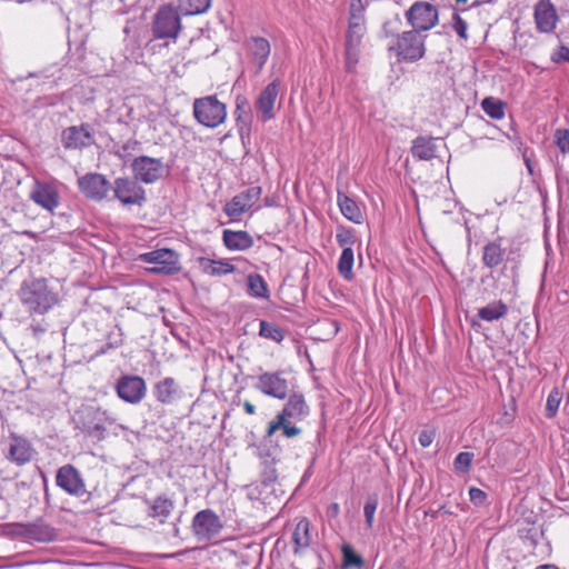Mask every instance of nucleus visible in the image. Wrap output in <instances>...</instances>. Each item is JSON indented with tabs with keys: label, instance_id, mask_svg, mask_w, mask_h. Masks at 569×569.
<instances>
[{
	"label": "nucleus",
	"instance_id": "nucleus-1",
	"mask_svg": "<svg viewBox=\"0 0 569 569\" xmlns=\"http://www.w3.org/2000/svg\"><path fill=\"white\" fill-rule=\"evenodd\" d=\"M17 297L30 315H44L59 302V293L44 278L24 279L17 291Z\"/></svg>",
	"mask_w": 569,
	"mask_h": 569
},
{
	"label": "nucleus",
	"instance_id": "nucleus-2",
	"mask_svg": "<svg viewBox=\"0 0 569 569\" xmlns=\"http://www.w3.org/2000/svg\"><path fill=\"white\" fill-rule=\"evenodd\" d=\"M287 398L288 400L282 410L268 425V437H272L277 431H281L282 436L289 439L302 432V429L297 427L296 423L309 416L310 408L301 392L292 391Z\"/></svg>",
	"mask_w": 569,
	"mask_h": 569
},
{
	"label": "nucleus",
	"instance_id": "nucleus-3",
	"mask_svg": "<svg viewBox=\"0 0 569 569\" xmlns=\"http://www.w3.org/2000/svg\"><path fill=\"white\" fill-rule=\"evenodd\" d=\"M426 38L413 29L402 31L397 40L389 43L388 51L395 54L398 62H417L426 54Z\"/></svg>",
	"mask_w": 569,
	"mask_h": 569
},
{
	"label": "nucleus",
	"instance_id": "nucleus-4",
	"mask_svg": "<svg viewBox=\"0 0 569 569\" xmlns=\"http://www.w3.org/2000/svg\"><path fill=\"white\" fill-rule=\"evenodd\" d=\"M193 117L202 126L214 129L227 118V107L216 94L197 98L193 101Z\"/></svg>",
	"mask_w": 569,
	"mask_h": 569
},
{
	"label": "nucleus",
	"instance_id": "nucleus-5",
	"mask_svg": "<svg viewBox=\"0 0 569 569\" xmlns=\"http://www.w3.org/2000/svg\"><path fill=\"white\" fill-rule=\"evenodd\" d=\"M181 30L180 16L171 6H162L153 17L151 31L154 39L176 40Z\"/></svg>",
	"mask_w": 569,
	"mask_h": 569
},
{
	"label": "nucleus",
	"instance_id": "nucleus-6",
	"mask_svg": "<svg viewBox=\"0 0 569 569\" xmlns=\"http://www.w3.org/2000/svg\"><path fill=\"white\" fill-rule=\"evenodd\" d=\"M406 20L411 29L426 32L439 22V11L436 6L427 1H416L405 12Z\"/></svg>",
	"mask_w": 569,
	"mask_h": 569
},
{
	"label": "nucleus",
	"instance_id": "nucleus-7",
	"mask_svg": "<svg viewBox=\"0 0 569 569\" xmlns=\"http://www.w3.org/2000/svg\"><path fill=\"white\" fill-rule=\"evenodd\" d=\"M134 177H119L112 183L113 199L123 206H143L147 201L146 190Z\"/></svg>",
	"mask_w": 569,
	"mask_h": 569
},
{
	"label": "nucleus",
	"instance_id": "nucleus-8",
	"mask_svg": "<svg viewBox=\"0 0 569 569\" xmlns=\"http://www.w3.org/2000/svg\"><path fill=\"white\" fill-rule=\"evenodd\" d=\"M133 177L146 184H151L163 178L164 164L162 159L148 156L134 158L130 163Z\"/></svg>",
	"mask_w": 569,
	"mask_h": 569
},
{
	"label": "nucleus",
	"instance_id": "nucleus-9",
	"mask_svg": "<svg viewBox=\"0 0 569 569\" xmlns=\"http://www.w3.org/2000/svg\"><path fill=\"white\" fill-rule=\"evenodd\" d=\"M283 370L263 372L258 377L256 389L268 397L283 400L290 395V382Z\"/></svg>",
	"mask_w": 569,
	"mask_h": 569
},
{
	"label": "nucleus",
	"instance_id": "nucleus-10",
	"mask_svg": "<svg viewBox=\"0 0 569 569\" xmlns=\"http://www.w3.org/2000/svg\"><path fill=\"white\" fill-rule=\"evenodd\" d=\"M139 260L152 264L147 268L151 273L173 274L181 269L177 251H147L139 256Z\"/></svg>",
	"mask_w": 569,
	"mask_h": 569
},
{
	"label": "nucleus",
	"instance_id": "nucleus-11",
	"mask_svg": "<svg viewBox=\"0 0 569 569\" xmlns=\"http://www.w3.org/2000/svg\"><path fill=\"white\" fill-rule=\"evenodd\" d=\"M261 193V187H249L232 197V199L224 204L223 212L233 221L240 220L241 216L259 201Z\"/></svg>",
	"mask_w": 569,
	"mask_h": 569
},
{
	"label": "nucleus",
	"instance_id": "nucleus-12",
	"mask_svg": "<svg viewBox=\"0 0 569 569\" xmlns=\"http://www.w3.org/2000/svg\"><path fill=\"white\" fill-rule=\"evenodd\" d=\"M56 483L70 496L83 497L87 493L84 480L72 465H64L58 469Z\"/></svg>",
	"mask_w": 569,
	"mask_h": 569
},
{
	"label": "nucleus",
	"instance_id": "nucleus-13",
	"mask_svg": "<svg viewBox=\"0 0 569 569\" xmlns=\"http://www.w3.org/2000/svg\"><path fill=\"white\" fill-rule=\"evenodd\" d=\"M192 529L200 540H209L221 531L222 522L214 511L204 509L193 517Z\"/></svg>",
	"mask_w": 569,
	"mask_h": 569
},
{
	"label": "nucleus",
	"instance_id": "nucleus-14",
	"mask_svg": "<svg viewBox=\"0 0 569 569\" xmlns=\"http://www.w3.org/2000/svg\"><path fill=\"white\" fill-rule=\"evenodd\" d=\"M80 191L89 199L101 201L107 198L112 184L101 173H87L78 179Z\"/></svg>",
	"mask_w": 569,
	"mask_h": 569
},
{
	"label": "nucleus",
	"instance_id": "nucleus-15",
	"mask_svg": "<svg viewBox=\"0 0 569 569\" xmlns=\"http://www.w3.org/2000/svg\"><path fill=\"white\" fill-rule=\"evenodd\" d=\"M146 382L138 376H123L116 386L119 398L129 403H139L146 396Z\"/></svg>",
	"mask_w": 569,
	"mask_h": 569
},
{
	"label": "nucleus",
	"instance_id": "nucleus-16",
	"mask_svg": "<svg viewBox=\"0 0 569 569\" xmlns=\"http://www.w3.org/2000/svg\"><path fill=\"white\" fill-rule=\"evenodd\" d=\"M61 142L66 149H84L94 143L91 126L82 123L66 128L61 133Z\"/></svg>",
	"mask_w": 569,
	"mask_h": 569
},
{
	"label": "nucleus",
	"instance_id": "nucleus-17",
	"mask_svg": "<svg viewBox=\"0 0 569 569\" xmlns=\"http://www.w3.org/2000/svg\"><path fill=\"white\" fill-rule=\"evenodd\" d=\"M280 80L274 79L258 96L254 107L258 117L262 122H267L274 118V104L279 93Z\"/></svg>",
	"mask_w": 569,
	"mask_h": 569
},
{
	"label": "nucleus",
	"instance_id": "nucleus-18",
	"mask_svg": "<svg viewBox=\"0 0 569 569\" xmlns=\"http://www.w3.org/2000/svg\"><path fill=\"white\" fill-rule=\"evenodd\" d=\"M366 30L361 28H348L345 40V62L346 70L352 72L359 62L360 46Z\"/></svg>",
	"mask_w": 569,
	"mask_h": 569
},
{
	"label": "nucleus",
	"instance_id": "nucleus-19",
	"mask_svg": "<svg viewBox=\"0 0 569 569\" xmlns=\"http://www.w3.org/2000/svg\"><path fill=\"white\" fill-rule=\"evenodd\" d=\"M535 22L540 32L551 33L558 22V14L555 6L549 0H540L535 6Z\"/></svg>",
	"mask_w": 569,
	"mask_h": 569
},
{
	"label": "nucleus",
	"instance_id": "nucleus-20",
	"mask_svg": "<svg viewBox=\"0 0 569 569\" xmlns=\"http://www.w3.org/2000/svg\"><path fill=\"white\" fill-rule=\"evenodd\" d=\"M100 416V412L94 408L83 410L77 428L90 438L102 440L104 438L106 427Z\"/></svg>",
	"mask_w": 569,
	"mask_h": 569
},
{
	"label": "nucleus",
	"instance_id": "nucleus-21",
	"mask_svg": "<svg viewBox=\"0 0 569 569\" xmlns=\"http://www.w3.org/2000/svg\"><path fill=\"white\" fill-rule=\"evenodd\" d=\"M33 452L34 450L27 439L16 435L10 437L8 449L10 461L23 466L32 459Z\"/></svg>",
	"mask_w": 569,
	"mask_h": 569
},
{
	"label": "nucleus",
	"instance_id": "nucleus-22",
	"mask_svg": "<svg viewBox=\"0 0 569 569\" xmlns=\"http://www.w3.org/2000/svg\"><path fill=\"white\" fill-rule=\"evenodd\" d=\"M31 200L52 212L59 204L58 191L48 183L37 182L30 193Z\"/></svg>",
	"mask_w": 569,
	"mask_h": 569
},
{
	"label": "nucleus",
	"instance_id": "nucleus-23",
	"mask_svg": "<svg viewBox=\"0 0 569 569\" xmlns=\"http://www.w3.org/2000/svg\"><path fill=\"white\" fill-rule=\"evenodd\" d=\"M153 392L156 399L164 405L173 403L181 395L177 381L171 377H167L156 383Z\"/></svg>",
	"mask_w": 569,
	"mask_h": 569
},
{
	"label": "nucleus",
	"instance_id": "nucleus-24",
	"mask_svg": "<svg viewBox=\"0 0 569 569\" xmlns=\"http://www.w3.org/2000/svg\"><path fill=\"white\" fill-rule=\"evenodd\" d=\"M248 50L253 63L257 66L258 72L261 71L270 56L271 48L269 41L262 37H252L248 42Z\"/></svg>",
	"mask_w": 569,
	"mask_h": 569
},
{
	"label": "nucleus",
	"instance_id": "nucleus-25",
	"mask_svg": "<svg viewBox=\"0 0 569 569\" xmlns=\"http://www.w3.org/2000/svg\"><path fill=\"white\" fill-rule=\"evenodd\" d=\"M432 137L419 136L412 141L411 153L415 158L429 161L436 157L437 146Z\"/></svg>",
	"mask_w": 569,
	"mask_h": 569
},
{
	"label": "nucleus",
	"instance_id": "nucleus-26",
	"mask_svg": "<svg viewBox=\"0 0 569 569\" xmlns=\"http://www.w3.org/2000/svg\"><path fill=\"white\" fill-rule=\"evenodd\" d=\"M310 521L307 518H302L298 521L292 532L293 553L298 555L302 550H306L312 541L310 533Z\"/></svg>",
	"mask_w": 569,
	"mask_h": 569
},
{
	"label": "nucleus",
	"instance_id": "nucleus-27",
	"mask_svg": "<svg viewBox=\"0 0 569 569\" xmlns=\"http://www.w3.org/2000/svg\"><path fill=\"white\" fill-rule=\"evenodd\" d=\"M223 243L227 249H250L253 246V239L247 231H223Z\"/></svg>",
	"mask_w": 569,
	"mask_h": 569
},
{
	"label": "nucleus",
	"instance_id": "nucleus-28",
	"mask_svg": "<svg viewBox=\"0 0 569 569\" xmlns=\"http://www.w3.org/2000/svg\"><path fill=\"white\" fill-rule=\"evenodd\" d=\"M338 204L341 213L356 223H360L362 219V212L356 201L348 196L338 192Z\"/></svg>",
	"mask_w": 569,
	"mask_h": 569
},
{
	"label": "nucleus",
	"instance_id": "nucleus-29",
	"mask_svg": "<svg viewBox=\"0 0 569 569\" xmlns=\"http://www.w3.org/2000/svg\"><path fill=\"white\" fill-rule=\"evenodd\" d=\"M508 312V307L501 300L492 301L489 305L480 308L477 312V317L485 321H495L505 317Z\"/></svg>",
	"mask_w": 569,
	"mask_h": 569
},
{
	"label": "nucleus",
	"instance_id": "nucleus-30",
	"mask_svg": "<svg viewBox=\"0 0 569 569\" xmlns=\"http://www.w3.org/2000/svg\"><path fill=\"white\" fill-rule=\"evenodd\" d=\"M173 507L174 503L171 499L158 497L150 506L149 516L157 518L161 523H163L173 510Z\"/></svg>",
	"mask_w": 569,
	"mask_h": 569
},
{
	"label": "nucleus",
	"instance_id": "nucleus-31",
	"mask_svg": "<svg viewBox=\"0 0 569 569\" xmlns=\"http://www.w3.org/2000/svg\"><path fill=\"white\" fill-rule=\"evenodd\" d=\"M249 293L254 298L269 299V289L263 278L258 273H250L247 278Z\"/></svg>",
	"mask_w": 569,
	"mask_h": 569
},
{
	"label": "nucleus",
	"instance_id": "nucleus-32",
	"mask_svg": "<svg viewBox=\"0 0 569 569\" xmlns=\"http://www.w3.org/2000/svg\"><path fill=\"white\" fill-rule=\"evenodd\" d=\"M506 102L495 97H487L481 101V108L492 119L500 120L505 117Z\"/></svg>",
	"mask_w": 569,
	"mask_h": 569
},
{
	"label": "nucleus",
	"instance_id": "nucleus-33",
	"mask_svg": "<svg viewBox=\"0 0 569 569\" xmlns=\"http://www.w3.org/2000/svg\"><path fill=\"white\" fill-rule=\"evenodd\" d=\"M203 271L211 276H221L233 272L234 268L229 261L201 259Z\"/></svg>",
	"mask_w": 569,
	"mask_h": 569
},
{
	"label": "nucleus",
	"instance_id": "nucleus-34",
	"mask_svg": "<svg viewBox=\"0 0 569 569\" xmlns=\"http://www.w3.org/2000/svg\"><path fill=\"white\" fill-rule=\"evenodd\" d=\"M259 335L266 339L273 340L276 342H281L284 338L283 330L274 323H270L266 320H261Z\"/></svg>",
	"mask_w": 569,
	"mask_h": 569
},
{
	"label": "nucleus",
	"instance_id": "nucleus-35",
	"mask_svg": "<svg viewBox=\"0 0 569 569\" xmlns=\"http://www.w3.org/2000/svg\"><path fill=\"white\" fill-rule=\"evenodd\" d=\"M401 26V18L399 17V14H396L392 19H389L383 22L381 29V37L386 39L391 38L392 41L397 40L399 34H401L402 32L400 31Z\"/></svg>",
	"mask_w": 569,
	"mask_h": 569
},
{
	"label": "nucleus",
	"instance_id": "nucleus-36",
	"mask_svg": "<svg viewBox=\"0 0 569 569\" xmlns=\"http://www.w3.org/2000/svg\"><path fill=\"white\" fill-rule=\"evenodd\" d=\"M212 0H180V6L184 8L187 16L201 14L211 6Z\"/></svg>",
	"mask_w": 569,
	"mask_h": 569
},
{
	"label": "nucleus",
	"instance_id": "nucleus-37",
	"mask_svg": "<svg viewBox=\"0 0 569 569\" xmlns=\"http://www.w3.org/2000/svg\"><path fill=\"white\" fill-rule=\"evenodd\" d=\"M353 261H355L353 251H342L339 262H338V270H339V273L346 280H351L353 278V272H352Z\"/></svg>",
	"mask_w": 569,
	"mask_h": 569
},
{
	"label": "nucleus",
	"instance_id": "nucleus-38",
	"mask_svg": "<svg viewBox=\"0 0 569 569\" xmlns=\"http://www.w3.org/2000/svg\"><path fill=\"white\" fill-rule=\"evenodd\" d=\"M379 505V497L377 493H371L367 497L365 507H363V515L366 519V525L368 529H371L373 527L375 521V513L377 511Z\"/></svg>",
	"mask_w": 569,
	"mask_h": 569
},
{
	"label": "nucleus",
	"instance_id": "nucleus-39",
	"mask_svg": "<svg viewBox=\"0 0 569 569\" xmlns=\"http://www.w3.org/2000/svg\"><path fill=\"white\" fill-rule=\"evenodd\" d=\"M561 399L562 393L559 391V389L553 388L550 391L546 402V416L548 418H553L557 415Z\"/></svg>",
	"mask_w": 569,
	"mask_h": 569
},
{
	"label": "nucleus",
	"instance_id": "nucleus-40",
	"mask_svg": "<svg viewBox=\"0 0 569 569\" xmlns=\"http://www.w3.org/2000/svg\"><path fill=\"white\" fill-rule=\"evenodd\" d=\"M342 555L343 567H353L360 569L363 566V559L359 555H357L349 545L342 546Z\"/></svg>",
	"mask_w": 569,
	"mask_h": 569
},
{
	"label": "nucleus",
	"instance_id": "nucleus-41",
	"mask_svg": "<svg viewBox=\"0 0 569 569\" xmlns=\"http://www.w3.org/2000/svg\"><path fill=\"white\" fill-rule=\"evenodd\" d=\"M337 241L342 249H351L356 244L357 238L352 230L341 228L337 232Z\"/></svg>",
	"mask_w": 569,
	"mask_h": 569
},
{
	"label": "nucleus",
	"instance_id": "nucleus-42",
	"mask_svg": "<svg viewBox=\"0 0 569 569\" xmlns=\"http://www.w3.org/2000/svg\"><path fill=\"white\" fill-rule=\"evenodd\" d=\"M472 459H473V453L467 452V451L460 452L455 458V461H453L456 471L462 472V473L468 472L469 468L471 466Z\"/></svg>",
	"mask_w": 569,
	"mask_h": 569
},
{
	"label": "nucleus",
	"instance_id": "nucleus-43",
	"mask_svg": "<svg viewBox=\"0 0 569 569\" xmlns=\"http://www.w3.org/2000/svg\"><path fill=\"white\" fill-rule=\"evenodd\" d=\"M236 116L239 134L241 139H243L244 136H249L250 133V114L244 110L243 113H236Z\"/></svg>",
	"mask_w": 569,
	"mask_h": 569
},
{
	"label": "nucleus",
	"instance_id": "nucleus-44",
	"mask_svg": "<svg viewBox=\"0 0 569 569\" xmlns=\"http://www.w3.org/2000/svg\"><path fill=\"white\" fill-rule=\"evenodd\" d=\"M555 143L562 153L569 152V131L567 129H557L555 132Z\"/></svg>",
	"mask_w": 569,
	"mask_h": 569
},
{
	"label": "nucleus",
	"instance_id": "nucleus-45",
	"mask_svg": "<svg viewBox=\"0 0 569 569\" xmlns=\"http://www.w3.org/2000/svg\"><path fill=\"white\" fill-rule=\"evenodd\" d=\"M138 148H140V142L136 139H129L121 146L116 154L126 161Z\"/></svg>",
	"mask_w": 569,
	"mask_h": 569
},
{
	"label": "nucleus",
	"instance_id": "nucleus-46",
	"mask_svg": "<svg viewBox=\"0 0 569 569\" xmlns=\"http://www.w3.org/2000/svg\"><path fill=\"white\" fill-rule=\"evenodd\" d=\"M452 28L459 38L467 40L468 39V24L466 20H463L458 12H453L452 14Z\"/></svg>",
	"mask_w": 569,
	"mask_h": 569
},
{
	"label": "nucleus",
	"instance_id": "nucleus-47",
	"mask_svg": "<svg viewBox=\"0 0 569 569\" xmlns=\"http://www.w3.org/2000/svg\"><path fill=\"white\" fill-rule=\"evenodd\" d=\"M482 260L486 266L492 268L498 266L502 261L501 251H483Z\"/></svg>",
	"mask_w": 569,
	"mask_h": 569
},
{
	"label": "nucleus",
	"instance_id": "nucleus-48",
	"mask_svg": "<svg viewBox=\"0 0 569 569\" xmlns=\"http://www.w3.org/2000/svg\"><path fill=\"white\" fill-rule=\"evenodd\" d=\"M470 501L477 506H482L487 500V493L479 488H470L469 490Z\"/></svg>",
	"mask_w": 569,
	"mask_h": 569
},
{
	"label": "nucleus",
	"instance_id": "nucleus-49",
	"mask_svg": "<svg viewBox=\"0 0 569 569\" xmlns=\"http://www.w3.org/2000/svg\"><path fill=\"white\" fill-rule=\"evenodd\" d=\"M348 28H361V30H366V18L365 14H356L349 13V24Z\"/></svg>",
	"mask_w": 569,
	"mask_h": 569
},
{
	"label": "nucleus",
	"instance_id": "nucleus-50",
	"mask_svg": "<svg viewBox=\"0 0 569 569\" xmlns=\"http://www.w3.org/2000/svg\"><path fill=\"white\" fill-rule=\"evenodd\" d=\"M551 60L556 63L569 62V48L560 46L559 49L552 53Z\"/></svg>",
	"mask_w": 569,
	"mask_h": 569
},
{
	"label": "nucleus",
	"instance_id": "nucleus-51",
	"mask_svg": "<svg viewBox=\"0 0 569 569\" xmlns=\"http://www.w3.org/2000/svg\"><path fill=\"white\" fill-rule=\"evenodd\" d=\"M433 439H435V431L429 430V429L422 430L418 437V441H419L420 446L423 448L429 447L432 443Z\"/></svg>",
	"mask_w": 569,
	"mask_h": 569
},
{
	"label": "nucleus",
	"instance_id": "nucleus-52",
	"mask_svg": "<svg viewBox=\"0 0 569 569\" xmlns=\"http://www.w3.org/2000/svg\"><path fill=\"white\" fill-rule=\"evenodd\" d=\"M366 6L362 0H350L349 13L365 14Z\"/></svg>",
	"mask_w": 569,
	"mask_h": 569
},
{
	"label": "nucleus",
	"instance_id": "nucleus-53",
	"mask_svg": "<svg viewBox=\"0 0 569 569\" xmlns=\"http://www.w3.org/2000/svg\"><path fill=\"white\" fill-rule=\"evenodd\" d=\"M244 110L249 112L248 100L243 97H238L236 100V113H243Z\"/></svg>",
	"mask_w": 569,
	"mask_h": 569
},
{
	"label": "nucleus",
	"instance_id": "nucleus-54",
	"mask_svg": "<svg viewBox=\"0 0 569 569\" xmlns=\"http://www.w3.org/2000/svg\"><path fill=\"white\" fill-rule=\"evenodd\" d=\"M243 409L248 415H253L256 412V407L250 401L246 400L243 402Z\"/></svg>",
	"mask_w": 569,
	"mask_h": 569
},
{
	"label": "nucleus",
	"instance_id": "nucleus-55",
	"mask_svg": "<svg viewBox=\"0 0 569 569\" xmlns=\"http://www.w3.org/2000/svg\"><path fill=\"white\" fill-rule=\"evenodd\" d=\"M340 511V508H339V505L338 503H331L329 509H328V512L331 515V516H337Z\"/></svg>",
	"mask_w": 569,
	"mask_h": 569
},
{
	"label": "nucleus",
	"instance_id": "nucleus-56",
	"mask_svg": "<svg viewBox=\"0 0 569 569\" xmlns=\"http://www.w3.org/2000/svg\"><path fill=\"white\" fill-rule=\"evenodd\" d=\"M526 166H527L528 171L532 174L533 170H532V164H531L530 159H526Z\"/></svg>",
	"mask_w": 569,
	"mask_h": 569
},
{
	"label": "nucleus",
	"instance_id": "nucleus-57",
	"mask_svg": "<svg viewBox=\"0 0 569 569\" xmlns=\"http://www.w3.org/2000/svg\"><path fill=\"white\" fill-rule=\"evenodd\" d=\"M482 249H486V250H489V249H495V243L492 242H487L482 246Z\"/></svg>",
	"mask_w": 569,
	"mask_h": 569
},
{
	"label": "nucleus",
	"instance_id": "nucleus-58",
	"mask_svg": "<svg viewBox=\"0 0 569 569\" xmlns=\"http://www.w3.org/2000/svg\"><path fill=\"white\" fill-rule=\"evenodd\" d=\"M480 4H481V1H480V0H476V1L472 3V6H471V7H478V6H480Z\"/></svg>",
	"mask_w": 569,
	"mask_h": 569
},
{
	"label": "nucleus",
	"instance_id": "nucleus-59",
	"mask_svg": "<svg viewBox=\"0 0 569 569\" xmlns=\"http://www.w3.org/2000/svg\"><path fill=\"white\" fill-rule=\"evenodd\" d=\"M471 325H472V327L478 326V323H477L476 319H472V320H471Z\"/></svg>",
	"mask_w": 569,
	"mask_h": 569
},
{
	"label": "nucleus",
	"instance_id": "nucleus-60",
	"mask_svg": "<svg viewBox=\"0 0 569 569\" xmlns=\"http://www.w3.org/2000/svg\"><path fill=\"white\" fill-rule=\"evenodd\" d=\"M458 3H462V4H466L467 3V0H456Z\"/></svg>",
	"mask_w": 569,
	"mask_h": 569
},
{
	"label": "nucleus",
	"instance_id": "nucleus-61",
	"mask_svg": "<svg viewBox=\"0 0 569 569\" xmlns=\"http://www.w3.org/2000/svg\"><path fill=\"white\" fill-rule=\"evenodd\" d=\"M33 331H40V332H43V329H40V328H36V327H33Z\"/></svg>",
	"mask_w": 569,
	"mask_h": 569
},
{
	"label": "nucleus",
	"instance_id": "nucleus-62",
	"mask_svg": "<svg viewBox=\"0 0 569 569\" xmlns=\"http://www.w3.org/2000/svg\"><path fill=\"white\" fill-rule=\"evenodd\" d=\"M33 331H40V332H43V329H40V328H36V327H33Z\"/></svg>",
	"mask_w": 569,
	"mask_h": 569
},
{
	"label": "nucleus",
	"instance_id": "nucleus-63",
	"mask_svg": "<svg viewBox=\"0 0 569 569\" xmlns=\"http://www.w3.org/2000/svg\"><path fill=\"white\" fill-rule=\"evenodd\" d=\"M33 331H40V332H43V329H40V328H36V327H33Z\"/></svg>",
	"mask_w": 569,
	"mask_h": 569
},
{
	"label": "nucleus",
	"instance_id": "nucleus-64",
	"mask_svg": "<svg viewBox=\"0 0 569 569\" xmlns=\"http://www.w3.org/2000/svg\"><path fill=\"white\" fill-rule=\"evenodd\" d=\"M107 349L102 348L98 353H106Z\"/></svg>",
	"mask_w": 569,
	"mask_h": 569
}]
</instances>
